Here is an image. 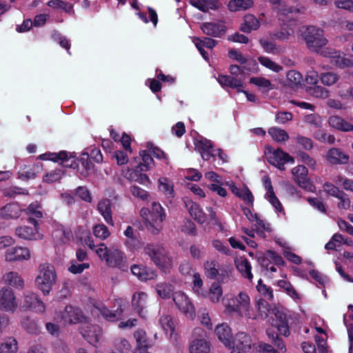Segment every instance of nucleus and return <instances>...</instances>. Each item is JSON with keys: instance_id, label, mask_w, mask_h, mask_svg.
I'll use <instances>...</instances> for the list:
<instances>
[{"instance_id": "f257e3e1", "label": "nucleus", "mask_w": 353, "mask_h": 353, "mask_svg": "<svg viewBox=\"0 0 353 353\" xmlns=\"http://www.w3.org/2000/svg\"><path fill=\"white\" fill-rule=\"evenodd\" d=\"M144 253L154 264L164 272H168L173 266V257L168 250L159 244H148Z\"/></svg>"}, {"instance_id": "f03ea898", "label": "nucleus", "mask_w": 353, "mask_h": 353, "mask_svg": "<svg viewBox=\"0 0 353 353\" xmlns=\"http://www.w3.org/2000/svg\"><path fill=\"white\" fill-rule=\"evenodd\" d=\"M95 252L101 259L105 261L108 266L117 268L123 271L128 270L127 259L122 251L117 248L108 249L104 243H100Z\"/></svg>"}, {"instance_id": "7ed1b4c3", "label": "nucleus", "mask_w": 353, "mask_h": 353, "mask_svg": "<svg viewBox=\"0 0 353 353\" xmlns=\"http://www.w3.org/2000/svg\"><path fill=\"white\" fill-rule=\"evenodd\" d=\"M302 34L307 48L312 52H319L327 43V40L324 37V31L320 28L307 26Z\"/></svg>"}, {"instance_id": "20e7f679", "label": "nucleus", "mask_w": 353, "mask_h": 353, "mask_svg": "<svg viewBox=\"0 0 353 353\" xmlns=\"http://www.w3.org/2000/svg\"><path fill=\"white\" fill-rule=\"evenodd\" d=\"M56 279L55 270L52 264L43 263L39 265L35 282L44 295L50 293L52 286L56 283Z\"/></svg>"}, {"instance_id": "39448f33", "label": "nucleus", "mask_w": 353, "mask_h": 353, "mask_svg": "<svg viewBox=\"0 0 353 353\" xmlns=\"http://www.w3.org/2000/svg\"><path fill=\"white\" fill-rule=\"evenodd\" d=\"M230 312H236L240 316L246 318H255L250 306V299L247 293L241 292L234 299H231L225 304Z\"/></svg>"}, {"instance_id": "423d86ee", "label": "nucleus", "mask_w": 353, "mask_h": 353, "mask_svg": "<svg viewBox=\"0 0 353 353\" xmlns=\"http://www.w3.org/2000/svg\"><path fill=\"white\" fill-rule=\"evenodd\" d=\"M166 214L159 203H152L151 219L152 222H149L147 228L151 233L157 234L162 228V222L165 219Z\"/></svg>"}, {"instance_id": "0eeeda50", "label": "nucleus", "mask_w": 353, "mask_h": 353, "mask_svg": "<svg viewBox=\"0 0 353 353\" xmlns=\"http://www.w3.org/2000/svg\"><path fill=\"white\" fill-rule=\"evenodd\" d=\"M194 340L190 345V353H208L210 352V345L206 340V333L201 327H196L192 333Z\"/></svg>"}, {"instance_id": "6e6552de", "label": "nucleus", "mask_w": 353, "mask_h": 353, "mask_svg": "<svg viewBox=\"0 0 353 353\" xmlns=\"http://www.w3.org/2000/svg\"><path fill=\"white\" fill-rule=\"evenodd\" d=\"M28 221L32 225H21L15 229V234L20 239L34 241L39 239L38 221L34 218H28Z\"/></svg>"}, {"instance_id": "1a4fd4ad", "label": "nucleus", "mask_w": 353, "mask_h": 353, "mask_svg": "<svg viewBox=\"0 0 353 353\" xmlns=\"http://www.w3.org/2000/svg\"><path fill=\"white\" fill-rule=\"evenodd\" d=\"M292 174L294 181L299 187L307 192H314L315 186L307 176L308 170L305 166L299 165L294 167L292 170Z\"/></svg>"}, {"instance_id": "9d476101", "label": "nucleus", "mask_w": 353, "mask_h": 353, "mask_svg": "<svg viewBox=\"0 0 353 353\" xmlns=\"http://www.w3.org/2000/svg\"><path fill=\"white\" fill-rule=\"evenodd\" d=\"M173 301L178 309L187 317L194 318V307L186 294L181 291L176 292L173 294Z\"/></svg>"}, {"instance_id": "9b49d317", "label": "nucleus", "mask_w": 353, "mask_h": 353, "mask_svg": "<svg viewBox=\"0 0 353 353\" xmlns=\"http://www.w3.org/2000/svg\"><path fill=\"white\" fill-rule=\"evenodd\" d=\"M267 334L269 339L271 340L272 343L277 347V350H275L271 345L261 343L259 345V350L262 353H279V351L281 352H286V347L283 343L282 339L279 337L277 333H274L272 332L270 329L267 330Z\"/></svg>"}, {"instance_id": "f8f14e48", "label": "nucleus", "mask_w": 353, "mask_h": 353, "mask_svg": "<svg viewBox=\"0 0 353 353\" xmlns=\"http://www.w3.org/2000/svg\"><path fill=\"white\" fill-rule=\"evenodd\" d=\"M17 307L15 296L10 288H2L0 290V309L6 312H14Z\"/></svg>"}, {"instance_id": "ddd939ff", "label": "nucleus", "mask_w": 353, "mask_h": 353, "mask_svg": "<svg viewBox=\"0 0 353 353\" xmlns=\"http://www.w3.org/2000/svg\"><path fill=\"white\" fill-rule=\"evenodd\" d=\"M251 347V337L245 332H239L233 339L231 353H248Z\"/></svg>"}, {"instance_id": "4468645a", "label": "nucleus", "mask_w": 353, "mask_h": 353, "mask_svg": "<svg viewBox=\"0 0 353 353\" xmlns=\"http://www.w3.org/2000/svg\"><path fill=\"white\" fill-rule=\"evenodd\" d=\"M267 155L268 162L281 170H285V163L294 162L293 157L281 149H277L273 152L269 150Z\"/></svg>"}, {"instance_id": "2eb2a0df", "label": "nucleus", "mask_w": 353, "mask_h": 353, "mask_svg": "<svg viewBox=\"0 0 353 353\" xmlns=\"http://www.w3.org/2000/svg\"><path fill=\"white\" fill-rule=\"evenodd\" d=\"M73 158L72 157V159H70V163L67 162L64 164V166L74 169L77 168L79 173L85 177L90 175L94 172V165L90 161L88 154H83L81 157L80 159L81 165H79L76 160L73 159Z\"/></svg>"}, {"instance_id": "dca6fc26", "label": "nucleus", "mask_w": 353, "mask_h": 353, "mask_svg": "<svg viewBox=\"0 0 353 353\" xmlns=\"http://www.w3.org/2000/svg\"><path fill=\"white\" fill-rule=\"evenodd\" d=\"M30 258V253L27 248L12 247L5 252V260L8 262L28 260Z\"/></svg>"}, {"instance_id": "f3484780", "label": "nucleus", "mask_w": 353, "mask_h": 353, "mask_svg": "<svg viewBox=\"0 0 353 353\" xmlns=\"http://www.w3.org/2000/svg\"><path fill=\"white\" fill-rule=\"evenodd\" d=\"M321 56L327 57L332 59L336 66L339 68H344L348 65V63H350V59H345L344 57L341 55L340 52L336 51L335 49L326 47H323L319 52Z\"/></svg>"}, {"instance_id": "a211bd4d", "label": "nucleus", "mask_w": 353, "mask_h": 353, "mask_svg": "<svg viewBox=\"0 0 353 353\" xmlns=\"http://www.w3.org/2000/svg\"><path fill=\"white\" fill-rule=\"evenodd\" d=\"M148 298V294L143 292H135L132 296V305L141 317H145L147 313Z\"/></svg>"}, {"instance_id": "6ab92c4d", "label": "nucleus", "mask_w": 353, "mask_h": 353, "mask_svg": "<svg viewBox=\"0 0 353 353\" xmlns=\"http://www.w3.org/2000/svg\"><path fill=\"white\" fill-rule=\"evenodd\" d=\"M272 314L275 317V322L273 325L277 328L280 334L285 336H289L290 330L286 314L283 311L275 307L272 310Z\"/></svg>"}, {"instance_id": "aec40b11", "label": "nucleus", "mask_w": 353, "mask_h": 353, "mask_svg": "<svg viewBox=\"0 0 353 353\" xmlns=\"http://www.w3.org/2000/svg\"><path fill=\"white\" fill-rule=\"evenodd\" d=\"M325 157L329 163L334 165L347 164L350 160V156L339 148L330 149Z\"/></svg>"}, {"instance_id": "412c9836", "label": "nucleus", "mask_w": 353, "mask_h": 353, "mask_svg": "<svg viewBox=\"0 0 353 353\" xmlns=\"http://www.w3.org/2000/svg\"><path fill=\"white\" fill-rule=\"evenodd\" d=\"M24 306L39 313L44 312L46 307L38 296L32 292H27L24 295Z\"/></svg>"}, {"instance_id": "4be33fe9", "label": "nucleus", "mask_w": 353, "mask_h": 353, "mask_svg": "<svg viewBox=\"0 0 353 353\" xmlns=\"http://www.w3.org/2000/svg\"><path fill=\"white\" fill-rule=\"evenodd\" d=\"M194 144L203 160L208 161L212 157H216L211 141L202 137L197 139Z\"/></svg>"}, {"instance_id": "5701e85b", "label": "nucleus", "mask_w": 353, "mask_h": 353, "mask_svg": "<svg viewBox=\"0 0 353 353\" xmlns=\"http://www.w3.org/2000/svg\"><path fill=\"white\" fill-rule=\"evenodd\" d=\"M268 301L263 299H259L255 301V308L252 307V312L255 314V318H248L249 319L264 320L268 318L269 314H272V310Z\"/></svg>"}, {"instance_id": "b1692460", "label": "nucleus", "mask_w": 353, "mask_h": 353, "mask_svg": "<svg viewBox=\"0 0 353 353\" xmlns=\"http://www.w3.org/2000/svg\"><path fill=\"white\" fill-rule=\"evenodd\" d=\"M61 316L64 323H77L82 319V312L79 308L67 305L61 312Z\"/></svg>"}, {"instance_id": "393cba45", "label": "nucleus", "mask_w": 353, "mask_h": 353, "mask_svg": "<svg viewBox=\"0 0 353 353\" xmlns=\"http://www.w3.org/2000/svg\"><path fill=\"white\" fill-rule=\"evenodd\" d=\"M112 201L108 199H101L97 204V210L100 214L103 216L105 221L110 225H114V221L112 219Z\"/></svg>"}, {"instance_id": "a878e982", "label": "nucleus", "mask_w": 353, "mask_h": 353, "mask_svg": "<svg viewBox=\"0 0 353 353\" xmlns=\"http://www.w3.org/2000/svg\"><path fill=\"white\" fill-rule=\"evenodd\" d=\"M41 168H42V165L40 163L23 165L18 171V177L23 181L33 179L36 177L37 172H39Z\"/></svg>"}, {"instance_id": "bb28decb", "label": "nucleus", "mask_w": 353, "mask_h": 353, "mask_svg": "<svg viewBox=\"0 0 353 353\" xmlns=\"http://www.w3.org/2000/svg\"><path fill=\"white\" fill-rule=\"evenodd\" d=\"M201 30L207 35L220 37L225 34L226 28L222 22H211L203 23Z\"/></svg>"}, {"instance_id": "cd10ccee", "label": "nucleus", "mask_w": 353, "mask_h": 353, "mask_svg": "<svg viewBox=\"0 0 353 353\" xmlns=\"http://www.w3.org/2000/svg\"><path fill=\"white\" fill-rule=\"evenodd\" d=\"M2 280L4 283L12 285L15 288L23 289L24 288V281L17 272L10 271L4 274Z\"/></svg>"}, {"instance_id": "c85d7f7f", "label": "nucleus", "mask_w": 353, "mask_h": 353, "mask_svg": "<svg viewBox=\"0 0 353 353\" xmlns=\"http://www.w3.org/2000/svg\"><path fill=\"white\" fill-rule=\"evenodd\" d=\"M189 2L203 12H207L210 10H216L219 7L218 0H190Z\"/></svg>"}, {"instance_id": "c756f323", "label": "nucleus", "mask_w": 353, "mask_h": 353, "mask_svg": "<svg viewBox=\"0 0 353 353\" xmlns=\"http://www.w3.org/2000/svg\"><path fill=\"white\" fill-rule=\"evenodd\" d=\"M87 330L81 327V334L90 343L98 342L101 334V328L97 325L87 326Z\"/></svg>"}, {"instance_id": "7c9ffc66", "label": "nucleus", "mask_w": 353, "mask_h": 353, "mask_svg": "<svg viewBox=\"0 0 353 353\" xmlns=\"http://www.w3.org/2000/svg\"><path fill=\"white\" fill-rule=\"evenodd\" d=\"M72 156H68V153L66 151H60L58 153L56 152H46L44 154H41L39 158L41 160H50L54 162H59L61 161L62 163H66L68 162L70 159H72Z\"/></svg>"}, {"instance_id": "2f4dec72", "label": "nucleus", "mask_w": 353, "mask_h": 353, "mask_svg": "<svg viewBox=\"0 0 353 353\" xmlns=\"http://www.w3.org/2000/svg\"><path fill=\"white\" fill-rule=\"evenodd\" d=\"M260 27V21L253 14H246L243 19V23L241 25L240 30L245 33H250L256 30Z\"/></svg>"}, {"instance_id": "473e14b6", "label": "nucleus", "mask_w": 353, "mask_h": 353, "mask_svg": "<svg viewBox=\"0 0 353 353\" xmlns=\"http://www.w3.org/2000/svg\"><path fill=\"white\" fill-rule=\"evenodd\" d=\"M330 125L343 132L353 131V125L339 116H331L328 119Z\"/></svg>"}, {"instance_id": "72a5a7b5", "label": "nucleus", "mask_w": 353, "mask_h": 353, "mask_svg": "<svg viewBox=\"0 0 353 353\" xmlns=\"http://www.w3.org/2000/svg\"><path fill=\"white\" fill-rule=\"evenodd\" d=\"M219 339L226 346L231 345L232 333L230 327L226 323L217 325L215 329Z\"/></svg>"}, {"instance_id": "f704fd0d", "label": "nucleus", "mask_w": 353, "mask_h": 353, "mask_svg": "<svg viewBox=\"0 0 353 353\" xmlns=\"http://www.w3.org/2000/svg\"><path fill=\"white\" fill-rule=\"evenodd\" d=\"M186 205L188 208L191 216L196 221L200 224L205 222L206 215L198 204L192 201H189Z\"/></svg>"}, {"instance_id": "c9c22d12", "label": "nucleus", "mask_w": 353, "mask_h": 353, "mask_svg": "<svg viewBox=\"0 0 353 353\" xmlns=\"http://www.w3.org/2000/svg\"><path fill=\"white\" fill-rule=\"evenodd\" d=\"M21 210L17 204L9 203L1 209L0 215L6 219H17L20 216Z\"/></svg>"}, {"instance_id": "e433bc0d", "label": "nucleus", "mask_w": 353, "mask_h": 353, "mask_svg": "<svg viewBox=\"0 0 353 353\" xmlns=\"http://www.w3.org/2000/svg\"><path fill=\"white\" fill-rule=\"evenodd\" d=\"M237 270L241 273L243 277L252 280L253 275L251 272L252 266L246 258H239L235 261Z\"/></svg>"}, {"instance_id": "4c0bfd02", "label": "nucleus", "mask_w": 353, "mask_h": 353, "mask_svg": "<svg viewBox=\"0 0 353 353\" xmlns=\"http://www.w3.org/2000/svg\"><path fill=\"white\" fill-rule=\"evenodd\" d=\"M306 92L310 96L316 99H325L330 95V92L327 88L319 85L308 86Z\"/></svg>"}, {"instance_id": "58836bf2", "label": "nucleus", "mask_w": 353, "mask_h": 353, "mask_svg": "<svg viewBox=\"0 0 353 353\" xmlns=\"http://www.w3.org/2000/svg\"><path fill=\"white\" fill-rule=\"evenodd\" d=\"M218 81L222 86H227L231 88H239L243 87L241 79L237 77H232L229 75H219Z\"/></svg>"}, {"instance_id": "ea45409f", "label": "nucleus", "mask_w": 353, "mask_h": 353, "mask_svg": "<svg viewBox=\"0 0 353 353\" xmlns=\"http://www.w3.org/2000/svg\"><path fill=\"white\" fill-rule=\"evenodd\" d=\"M230 188L232 193H234L236 196L241 198L248 205H253L254 196L250 190L248 188L240 189L236 186L232 185L230 187Z\"/></svg>"}, {"instance_id": "a19ab883", "label": "nucleus", "mask_w": 353, "mask_h": 353, "mask_svg": "<svg viewBox=\"0 0 353 353\" xmlns=\"http://www.w3.org/2000/svg\"><path fill=\"white\" fill-rule=\"evenodd\" d=\"M340 79V75L336 72L327 71L320 73V81L323 85L327 87L334 85Z\"/></svg>"}, {"instance_id": "79ce46f5", "label": "nucleus", "mask_w": 353, "mask_h": 353, "mask_svg": "<svg viewBox=\"0 0 353 353\" xmlns=\"http://www.w3.org/2000/svg\"><path fill=\"white\" fill-rule=\"evenodd\" d=\"M203 266L205 274L208 279H214L217 277L220 268L216 260H208L204 263Z\"/></svg>"}, {"instance_id": "37998d69", "label": "nucleus", "mask_w": 353, "mask_h": 353, "mask_svg": "<svg viewBox=\"0 0 353 353\" xmlns=\"http://www.w3.org/2000/svg\"><path fill=\"white\" fill-rule=\"evenodd\" d=\"M140 157H141L142 162L139 163V165L134 170V173L137 174L138 172H146L148 171L154 161L151 156L148 153L146 150H141L139 152Z\"/></svg>"}, {"instance_id": "c03bdc74", "label": "nucleus", "mask_w": 353, "mask_h": 353, "mask_svg": "<svg viewBox=\"0 0 353 353\" xmlns=\"http://www.w3.org/2000/svg\"><path fill=\"white\" fill-rule=\"evenodd\" d=\"M159 188L167 198L172 199L174 196L173 184L167 178L161 177L158 180Z\"/></svg>"}, {"instance_id": "a18cd8bd", "label": "nucleus", "mask_w": 353, "mask_h": 353, "mask_svg": "<svg viewBox=\"0 0 353 353\" xmlns=\"http://www.w3.org/2000/svg\"><path fill=\"white\" fill-rule=\"evenodd\" d=\"M253 0H231L228 3V9L232 12L246 10L253 6Z\"/></svg>"}, {"instance_id": "49530a36", "label": "nucleus", "mask_w": 353, "mask_h": 353, "mask_svg": "<svg viewBox=\"0 0 353 353\" xmlns=\"http://www.w3.org/2000/svg\"><path fill=\"white\" fill-rule=\"evenodd\" d=\"M17 341L14 337L5 339L0 346V353H17Z\"/></svg>"}, {"instance_id": "de8ad7c7", "label": "nucleus", "mask_w": 353, "mask_h": 353, "mask_svg": "<svg viewBox=\"0 0 353 353\" xmlns=\"http://www.w3.org/2000/svg\"><path fill=\"white\" fill-rule=\"evenodd\" d=\"M223 295V290L220 283L214 282L211 285L208 297L212 303H218Z\"/></svg>"}, {"instance_id": "09e8293b", "label": "nucleus", "mask_w": 353, "mask_h": 353, "mask_svg": "<svg viewBox=\"0 0 353 353\" xmlns=\"http://www.w3.org/2000/svg\"><path fill=\"white\" fill-rule=\"evenodd\" d=\"M156 290L161 297L167 299L170 298L172 294L173 295L174 287L170 283L161 282L157 284Z\"/></svg>"}, {"instance_id": "8fccbe9b", "label": "nucleus", "mask_w": 353, "mask_h": 353, "mask_svg": "<svg viewBox=\"0 0 353 353\" xmlns=\"http://www.w3.org/2000/svg\"><path fill=\"white\" fill-rule=\"evenodd\" d=\"M268 133L276 142H284L289 139L286 131L279 128H271L269 129Z\"/></svg>"}, {"instance_id": "3c124183", "label": "nucleus", "mask_w": 353, "mask_h": 353, "mask_svg": "<svg viewBox=\"0 0 353 353\" xmlns=\"http://www.w3.org/2000/svg\"><path fill=\"white\" fill-rule=\"evenodd\" d=\"M65 174V171L61 168H56L55 170L48 172L44 176H43V181L46 183H53L55 181H57L60 180L62 176Z\"/></svg>"}, {"instance_id": "603ef678", "label": "nucleus", "mask_w": 353, "mask_h": 353, "mask_svg": "<svg viewBox=\"0 0 353 353\" xmlns=\"http://www.w3.org/2000/svg\"><path fill=\"white\" fill-rule=\"evenodd\" d=\"M303 77L296 70H290L287 74V82L289 86L294 88L301 84Z\"/></svg>"}, {"instance_id": "864d4df0", "label": "nucleus", "mask_w": 353, "mask_h": 353, "mask_svg": "<svg viewBox=\"0 0 353 353\" xmlns=\"http://www.w3.org/2000/svg\"><path fill=\"white\" fill-rule=\"evenodd\" d=\"M21 325L28 333L36 334L39 331V327L36 321L28 317H23L21 320Z\"/></svg>"}, {"instance_id": "5fc2aeb1", "label": "nucleus", "mask_w": 353, "mask_h": 353, "mask_svg": "<svg viewBox=\"0 0 353 353\" xmlns=\"http://www.w3.org/2000/svg\"><path fill=\"white\" fill-rule=\"evenodd\" d=\"M294 34L292 28L288 26L282 27L281 30L272 33L271 37L274 39L287 40Z\"/></svg>"}, {"instance_id": "6e6d98bb", "label": "nucleus", "mask_w": 353, "mask_h": 353, "mask_svg": "<svg viewBox=\"0 0 353 353\" xmlns=\"http://www.w3.org/2000/svg\"><path fill=\"white\" fill-rule=\"evenodd\" d=\"M134 336L136 339L137 347H149V340L147 338L146 332L143 330H137L134 334Z\"/></svg>"}, {"instance_id": "4d7b16f0", "label": "nucleus", "mask_w": 353, "mask_h": 353, "mask_svg": "<svg viewBox=\"0 0 353 353\" xmlns=\"http://www.w3.org/2000/svg\"><path fill=\"white\" fill-rule=\"evenodd\" d=\"M92 232L94 235L101 240H104L110 235L108 228L104 224L95 225L93 227Z\"/></svg>"}, {"instance_id": "13d9d810", "label": "nucleus", "mask_w": 353, "mask_h": 353, "mask_svg": "<svg viewBox=\"0 0 353 353\" xmlns=\"http://www.w3.org/2000/svg\"><path fill=\"white\" fill-rule=\"evenodd\" d=\"M278 285L280 288L283 289L289 296L294 299H299V294L292 285V284L285 280H280L278 281Z\"/></svg>"}, {"instance_id": "bf43d9fd", "label": "nucleus", "mask_w": 353, "mask_h": 353, "mask_svg": "<svg viewBox=\"0 0 353 353\" xmlns=\"http://www.w3.org/2000/svg\"><path fill=\"white\" fill-rule=\"evenodd\" d=\"M160 325L163 330L166 332H170V335L172 334L174 330V323L170 316L165 315L160 318Z\"/></svg>"}, {"instance_id": "052dcab7", "label": "nucleus", "mask_w": 353, "mask_h": 353, "mask_svg": "<svg viewBox=\"0 0 353 353\" xmlns=\"http://www.w3.org/2000/svg\"><path fill=\"white\" fill-rule=\"evenodd\" d=\"M256 288L258 292L266 299L269 301L273 300L274 295L272 289L270 287L263 284L261 279H259L258 281Z\"/></svg>"}, {"instance_id": "680f3d73", "label": "nucleus", "mask_w": 353, "mask_h": 353, "mask_svg": "<svg viewBox=\"0 0 353 353\" xmlns=\"http://www.w3.org/2000/svg\"><path fill=\"white\" fill-rule=\"evenodd\" d=\"M259 63L265 68L272 70L274 72H278L282 70V67L278 65L274 61H272L268 57H259L258 58Z\"/></svg>"}, {"instance_id": "e2e57ef3", "label": "nucleus", "mask_w": 353, "mask_h": 353, "mask_svg": "<svg viewBox=\"0 0 353 353\" xmlns=\"http://www.w3.org/2000/svg\"><path fill=\"white\" fill-rule=\"evenodd\" d=\"M19 194L28 195V191L26 189L17 186L10 187L3 190V195L7 197L14 198Z\"/></svg>"}, {"instance_id": "0e129e2a", "label": "nucleus", "mask_w": 353, "mask_h": 353, "mask_svg": "<svg viewBox=\"0 0 353 353\" xmlns=\"http://www.w3.org/2000/svg\"><path fill=\"white\" fill-rule=\"evenodd\" d=\"M304 122L315 128H319L322 125V118L318 114H310L304 117Z\"/></svg>"}, {"instance_id": "69168bd1", "label": "nucleus", "mask_w": 353, "mask_h": 353, "mask_svg": "<svg viewBox=\"0 0 353 353\" xmlns=\"http://www.w3.org/2000/svg\"><path fill=\"white\" fill-rule=\"evenodd\" d=\"M314 137L323 143L333 144L335 141V137L332 134H327L323 130H319L314 134Z\"/></svg>"}, {"instance_id": "338daca9", "label": "nucleus", "mask_w": 353, "mask_h": 353, "mask_svg": "<svg viewBox=\"0 0 353 353\" xmlns=\"http://www.w3.org/2000/svg\"><path fill=\"white\" fill-rule=\"evenodd\" d=\"M232 273V269L228 267H223L220 268L219 271V276L217 283H227L231 281V276Z\"/></svg>"}, {"instance_id": "774afa93", "label": "nucleus", "mask_w": 353, "mask_h": 353, "mask_svg": "<svg viewBox=\"0 0 353 353\" xmlns=\"http://www.w3.org/2000/svg\"><path fill=\"white\" fill-rule=\"evenodd\" d=\"M130 192L134 197L143 201H148L150 197V194L147 191L137 185H132Z\"/></svg>"}]
</instances>
